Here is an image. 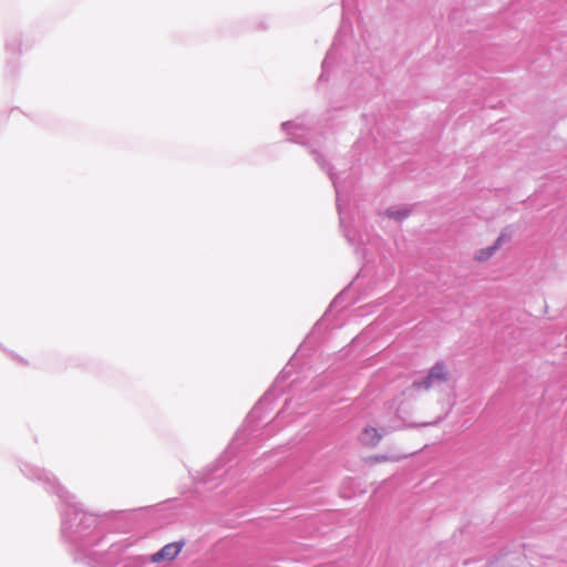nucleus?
I'll list each match as a JSON object with an SVG mask.
<instances>
[{
  "label": "nucleus",
  "mask_w": 567,
  "mask_h": 567,
  "mask_svg": "<svg viewBox=\"0 0 567 567\" xmlns=\"http://www.w3.org/2000/svg\"><path fill=\"white\" fill-rule=\"evenodd\" d=\"M451 379L449 367L444 362L435 363L427 374L413 382L412 386L416 390H430L441 383H446Z\"/></svg>",
  "instance_id": "nucleus-1"
},
{
  "label": "nucleus",
  "mask_w": 567,
  "mask_h": 567,
  "mask_svg": "<svg viewBox=\"0 0 567 567\" xmlns=\"http://www.w3.org/2000/svg\"><path fill=\"white\" fill-rule=\"evenodd\" d=\"M384 435V430L365 424L357 436L358 443L365 449L377 447Z\"/></svg>",
  "instance_id": "nucleus-2"
},
{
  "label": "nucleus",
  "mask_w": 567,
  "mask_h": 567,
  "mask_svg": "<svg viewBox=\"0 0 567 567\" xmlns=\"http://www.w3.org/2000/svg\"><path fill=\"white\" fill-rule=\"evenodd\" d=\"M183 544L181 543H169L165 545L161 550L152 555L151 560L153 563L159 561H171L173 560L182 550Z\"/></svg>",
  "instance_id": "nucleus-3"
},
{
  "label": "nucleus",
  "mask_w": 567,
  "mask_h": 567,
  "mask_svg": "<svg viewBox=\"0 0 567 567\" xmlns=\"http://www.w3.org/2000/svg\"><path fill=\"white\" fill-rule=\"evenodd\" d=\"M499 241H501V238L497 239L496 245L478 250L475 255V259L478 261H485V260L489 259L494 255L496 249L498 248Z\"/></svg>",
  "instance_id": "nucleus-4"
},
{
  "label": "nucleus",
  "mask_w": 567,
  "mask_h": 567,
  "mask_svg": "<svg viewBox=\"0 0 567 567\" xmlns=\"http://www.w3.org/2000/svg\"><path fill=\"white\" fill-rule=\"evenodd\" d=\"M388 216L395 219H402L408 216V210H388Z\"/></svg>",
  "instance_id": "nucleus-5"
},
{
  "label": "nucleus",
  "mask_w": 567,
  "mask_h": 567,
  "mask_svg": "<svg viewBox=\"0 0 567 567\" xmlns=\"http://www.w3.org/2000/svg\"><path fill=\"white\" fill-rule=\"evenodd\" d=\"M373 462H386L389 461V457L385 455H377L370 458Z\"/></svg>",
  "instance_id": "nucleus-6"
}]
</instances>
